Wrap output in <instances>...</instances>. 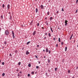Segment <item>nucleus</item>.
Wrapping results in <instances>:
<instances>
[{
  "label": "nucleus",
  "mask_w": 78,
  "mask_h": 78,
  "mask_svg": "<svg viewBox=\"0 0 78 78\" xmlns=\"http://www.w3.org/2000/svg\"><path fill=\"white\" fill-rule=\"evenodd\" d=\"M37 27H39V23H37Z\"/></svg>",
  "instance_id": "nucleus-43"
},
{
  "label": "nucleus",
  "mask_w": 78,
  "mask_h": 78,
  "mask_svg": "<svg viewBox=\"0 0 78 78\" xmlns=\"http://www.w3.org/2000/svg\"><path fill=\"white\" fill-rule=\"evenodd\" d=\"M48 48H46V51L47 53L48 51Z\"/></svg>",
  "instance_id": "nucleus-9"
},
{
  "label": "nucleus",
  "mask_w": 78,
  "mask_h": 78,
  "mask_svg": "<svg viewBox=\"0 0 78 78\" xmlns=\"http://www.w3.org/2000/svg\"><path fill=\"white\" fill-rule=\"evenodd\" d=\"M27 76L29 77H30V74H28L27 75Z\"/></svg>",
  "instance_id": "nucleus-29"
},
{
  "label": "nucleus",
  "mask_w": 78,
  "mask_h": 78,
  "mask_svg": "<svg viewBox=\"0 0 78 78\" xmlns=\"http://www.w3.org/2000/svg\"><path fill=\"white\" fill-rule=\"evenodd\" d=\"M1 30H2V28H0V32H1Z\"/></svg>",
  "instance_id": "nucleus-53"
},
{
  "label": "nucleus",
  "mask_w": 78,
  "mask_h": 78,
  "mask_svg": "<svg viewBox=\"0 0 78 78\" xmlns=\"http://www.w3.org/2000/svg\"><path fill=\"white\" fill-rule=\"evenodd\" d=\"M22 71H20V73H21V74H22Z\"/></svg>",
  "instance_id": "nucleus-52"
},
{
  "label": "nucleus",
  "mask_w": 78,
  "mask_h": 78,
  "mask_svg": "<svg viewBox=\"0 0 78 78\" xmlns=\"http://www.w3.org/2000/svg\"><path fill=\"white\" fill-rule=\"evenodd\" d=\"M38 12V9H37V8H36V12Z\"/></svg>",
  "instance_id": "nucleus-19"
},
{
  "label": "nucleus",
  "mask_w": 78,
  "mask_h": 78,
  "mask_svg": "<svg viewBox=\"0 0 78 78\" xmlns=\"http://www.w3.org/2000/svg\"><path fill=\"white\" fill-rule=\"evenodd\" d=\"M38 63H39V64H40L41 63V62L39 61L38 62Z\"/></svg>",
  "instance_id": "nucleus-56"
},
{
  "label": "nucleus",
  "mask_w": 78,
  "mask_h": 78,
  "mask_svg": "<svg viewBox=\"0 0 78 78\" xmlns=\"http://www.w3.org/2000/svg\"><path fill=\"white\" fill-rule=\"evenodd\" d=\"M3 15H2L1 16V19H3Z\"/></svg>",
  "instance_id": "nucleus-21"
},
{
  "label": "nucleus",
  "mask_w": 78,
  "mask_h": 78,
  "mask_svg": "<svg viewBox=\"0 0 78 78\" xmlns=\"http://www.w3.org/2000/svg\"><path fill=\"white\" fill-rule=\"evenodd\" d=\"M53 39L54 40V41H56V37H55L53 38Z\"/></svg>",
  "instance_id": "nucleus-38"
},
{
  "label": "nucleus",
  "mask_w": 78,
  "mask_h": 78,
  "mask_svg": "<svg viewBox=\"0 0 78 78\" xmlns=\"http://www.w3.org/2000/svg\"><path fill=\"white\" fill-rule=\"evenodd\" d=\"M73 41V43H75V40H74V41Z\"/></svg>",
  "instance_id": "nucleus-59"
},
{
  "label": "nucleus",
  "mask_w": 78,
  "mask_h": 78,
  "mask_svg": "<svg viewBox=\"0 0 78 78\" xmlns=\"http://www.w3.org/2000/svg\"><path fill=\"white\" fill-rule=\"evenodd\" d=\"M35 57H36V58H38V57H37V55H35Z\"/></svg>",
  "instance_id": "nucleus-49"
},
{
  "label": "nucleus",
  "mask_w": 78,
  "mask_h": 78,
  "mask_svg": "<svg viewBox=\"0 0 78 78\" xmlns=\"http://www.w3.org/2000/svg\"><path fill=\"white\" fill-rule=\"evenodd\" d=\"M5 34L6 36H8L9 34V31L8 30H5Z\"/></svg>",
  "instance_id": "nucleus-1"
},
{
  "label": "nucleus",
  "mask_w": 78,
  "mask_h": 78,
  "mask_svg": "<svg viewBox=\"0 0 78 78\" xmlns=\"http://www.w3.org/2000/svg\"><path fill=\"white\" fill-rule=\"evenodd\" d=\"M36 32L35 31H34L33 33V35L34 36L35 35V34H36Z\"/></svg>",
  "instance_id": "nucleus-8"
},
{
  "label": "nucleus",
  "mask_w": 78,
  "mask_h": 78,
  "mask_svg": "<svg viewBox=\"0 0 78 78\" xmlns=\"http://www.w3.org/2000/svg\"><path fill=\"white\" fill-rule=\"evenodd\" d=\"M67 50V47H66L65 48V51H66Z\"/></svg>",
  "instance_id": "nucleus-11"
},
{
  "label": "nucleus",
  "mask_w": 78,
  "mask_h": 78,
  "mask_svg": "<svg viewBox=\"0 0 78 78\" xmlns=\"http://www.w3.org/2000/svg\"><path fill=\"white\" fill-rule=\"evenodd\" d=\"M31 74L32 75H34V71H32L31 73Z\"/></svg>",
  "instance_id": "nucleus-13"
},
{
  "label": "nucleus",
  "mask_w": 78,
  "mask_h": 78,
  "mask_svg": "<svg viewBox=\"0 0 78 78\" xmlns=\"http://www.w3.org/2000/svg\"><path fill=\"white\" fill-rule=\"evenodd\" d=\"M1 62H2V61H1V60H0V64L1 63Z\"/></svg>",
  "instance_id": "nucleus-63"
},
{
  "label": "nucleus",
  "mask_w": 78,
  "mask_h": 78,
  "mask_svg": "<svg viewBox=\"0 0 78 78\" xmlns=\"http://www.w3.org/2000/svg\"><path fill=\"white\" fill-rule=\"evenodd\" d=\"M26 54L27 55H28L30 54V52H28V51H26Z\"/></svg>",
  "instance_id": "nucleus-6"
},
{
  "label": "nucleus",
  "mask_w": 78,
  "mask_h": 78,
  "mask_svg": "<svg viewBox=\"0 0 78 78\" xmlns=\"http://www.w3.org/2000/svg\"><path fill=\"white\" fill-rule=\"evenodd\" d=\"M39 66H36V69H39Z\"/></svg>",
  "instance_id": "nucleus-23"
},
{
  "label": "nucleus",
  "mask_w": 78,
  "mask_h": 78,
  "mask_svg": "<svg viewBox=\"0 0 78 78\" xmlns=\"http://www.w3.org/2000/svg\"><path fill=\"white\" fill-rule=\"evenodd\" d=\"M50 29L51 32H53V30L52 29V28H51V27H50Z\"/></svg>",
  "instance_id": "nucleus-16"
},
{
  "label": "nucleus",
  "mask_w": 78,
  "mask_h": 78,
  "mask_svg": "<svg viewBox=\"0 0 78 78\" xmlns=\"http://www.w3.org/2000/svg\"><path fill=\"white\" fill-rule=\"evenodd\" d=\"M46 58V56H44V58Z\"/></svg>",
  "instance_id": "nucleus-61"
},
{
  "label": "nucleus",
  "mask_w": 78,
  "mask_h": 78,
  "mask_svg": "<svg viewBox=\"0 0 78 78\" xmlns=\"http://www.w3.org/2000/svg\"><path fill=\"white\" fill-rule=\"evenodd\" d=\"M64 61H65V60H64V59H63L62 60V62L63 63H64Z\"/></svg>",
  "instance_id": "nucleus-24"
},
{
  "label": "nucleus",
  "mask_w": 78,
  "mask_h": 78,
  "mask_svg": "<svg viewBox=\"0 0 78 78\" xmlns=\"http://www.w3.org/2000/svg\"><path fill=\"white\" fill-rule=\"evenodd\" d=\"M61 44L62 45H64V43H63V42H62L61 43Z\"/></svg>",
  "instance_id": "nucleus-25"
},
{
  "label": "nucleus",
  "mask_w": 78,
  "mask_h": 78,
  "mask_svg": "<svg viewBox=\"0 0 78 78\" xmlns=\"http://www.w3.org/2000/svg\"><path fill=\"white\" fill-rule=\"evenodd\" d=\"M4 44L5 45H6L7 44V41H5Z\"/></svg>",
  "instance_id": "nucleus-12"
},
{
  "label": "nucleus",
  "mask_w": 78,
  "mask_h": 78,
  "mask_svg": "<svg viewBox=\"0 0 78 78\" xmlns=\"http://www.w3.org/2000/svg\"><path fill=\"white\" fill-rule=\"evenodd\" d=\"M45 20H47V17H46L45 18Z\"/></svg>",
  "instance_id": "nucleus-51"
},
{
  "label": "nucleus",
  "mask_w": 78,
  "mask_h": 78,
  "mask_svg": "<svg viewBox=\"0 0 78 78\" xmlns=\"http://www.w3.org/2000/svg\"><path fill=\"white\" fill-rule=\"evenodd\" d=\"M2 65H5V62H2Z\"/></svg>",
  "instance_id": "nucleus-39"
},
{
  "label": "nucleus",
  "mask_w": 78,
  "mask_h": 78,
  "mask_svg": "<svg viewBox=\"0 0 78 78\" xmlns=\"http://www.w3.org/2000/svg\"><path fill=\"white\" fill-rule=\"evenodd\" d=\"M78 69V67H77L76 68V70H77Z\"/></svg>",
  "instance_id": "nucleus-55"
},
{
  "label": "nucleus",
  "mask_w": 78,
  "mask_h": 78,
  "mask_svg": "<svg viewBox=\"0 0 78 78\" xmlns=\"http://www.w3.org/2000/svg\"><path fill=\"white\" fill-rule=\"evenodd\" d=\"M64 11V10L63 8H62V11Z\"/></svg>",
  "instance_id": "nucleus-33"
},
{
  "label": "nucleus",
  "mask_w": 78,
  "mask_h": 78,
  "mask_svg": "<svg viewBox=\"0 0 78 78\" xmlns=\"http://www.w3.org/2000/svg\"><path fill=\"white\" fill-rule=\"evenodd\" d=\"M37 47H38V48H39V45H37Z\"/></svg>",
  "instance_id": "nucleus-50"
},
{
  "label": "nucleus",
  "mask_w": 78,
  "mask_h": 78,
  "mask_svg": "<svg viewBox=\"0 0 78 78\" xmlns=\"http://www.w3.org/2000/svg\"><path fill=\"white\" fill-rule=\"evenodd\" d=\"M31 66V64L30 63H29L28 65V66L29 67H30Z\"/></svg>",
  "instance_id": "nucleus-17"
},
{
  "label": "nucleus",
  "mask_w": 78,
  "mask_h": 78,
  "mask_svg": "<svg viewBox=\"0 0 78 78\" xmlns=\"http://www.w3.org/2000/svg\"><path fill=\"white\" fill-rule=\"evenodd\" d=\"M9 56H10V57H12V55L11 54H10Z\"/></svg>",
  "instance_id": "nucleus-35"
},
{
  "label": "nucleus",
  "mask_w": 78,
  "mask_h": 78,
  "mask_svg": "<svg viewBox=\"0 0 78 78\" xmlns=\"http://www.w3.org/2000/svg\"><path fill=\"white\" fill-rule=\"evenodd\" d=\"M16 72H18L19 71V69H17V70H16Z\"/></svg>",
  "instance_id": "nucleus-46"
},
{
  "label": "nucleus",
  "mask_w": 78,
  "mask_h": 78,
  "mask_svg": "<svg viewBox=\"0 0 78 78\" xmlns=\"http://www.w3.org/2000/svg\"><path fill=\"white\" fill-rule=\"evenodd\" d=\"M56 14H58V13H59V11L58 10L57 12H56Z\"/></svg>",
  "instance_id": "nucleus-41"
},
{
  "label": "nucleus",
  "mask_w": 78,
  "mask_h": 78,
  "mask_svg": "<svg viewBox=\"0 0 78 78\" xmlns=\"http://www.w3.org/2000/svg\"><path fill=\"white\" fill-rule=\"evenodd\" d=\"M5 7V5L4 4H3L2 5V8H4V9Z\"/></svg>",
  "instance_id": "nucleus-14"
},
{
  "label": "nucleus",
  "mask_w": 78,
  "mask_h": 78,
  "mask_svg": "<svg viewBox=\"0 0 78 78\" xmlns=\"http://www.w3.org/2000/svg\"><path fill=\"white\" fill-rule=\"evenodd\" d=\"M23 49H24V48L23 47V48H22V50H23Z\"/></svg>",
  "instance_id": "nucleus-60"
},
{
  "label": "nucleus",
  "mask_w": 78,
  "mask_h": 78,
  "mask_svg": "<svg viewBox=\"0 0 78 78\" xmlns=\"http://www.w3.org/2000/svg\"><path fill=\"white\" fill-rule=\"evenodd\" d=\"M78 0H76V3L77 4V3H78Z\"/></svg>",
  "instance_id": "nucleus-34"
},
{
  "label": "nucleus",
  "mask_w": 78,
  "mask_h": 78,
  "mask_svg": "<svg viewBox=\"0 0 78 78\" xmlns=\"http://www.w3.org/2000/svg\"><path fill=\"white\" fill-rule=\"evenodd\" d=\"M50 62V59H48V62L49 63V62Z\"/></svg>",
  "instance_id": "nucleus-30"
},
{
  "label": "nucleus",
  "mask_w": 78,
  "mask_h": 78,
  "mask_svg": "<svg viewBox=\"0 0 78 78\" xmlns=\"http://www.w3.org/2000/svg\"><path fill=\"white\" fill-rule=\"evenodd\" d=\"M20 75L19 74V73H18L17 76H20Z\"/></svg>",
  "instance_id": "nucleus-42"
},
{
  "label": "nucleus",
  "mask_w": 78,
  "mask_h": 78,
  "mask_svg": "<svg viewBox=\"0 0 78 78\" xmlns=\"http://www.w3.org/2000/svg\"><path fill=\"white\" fill-rule=\"evenodd\" d=\"M71 36H73V34H72L71 35Z\"/></svg>",
  "instance_id": "nucleus-58"
},
{
  "label": "nucleus",
  "mask_w": 78,
  "mask_h": 78,
  "mask_svg": "<svg viewBox=\"0 0 78 78\" xmlns=\"http://www.w3.org/2000/svg\"><path fill=\"white\" fill-rule=\"evenodd\" d=\"M21 64V62H20L18 63V65L19 66H20V64Z\"/></svg>",
  "instance_id": "nucleus-28"
},
{
  "label": "nucleus",
  "mask_w": 78,
  "mask_h": 78,
  "mask_svg": "<svg viewBox=\"0 0 78 78\" xmlns=\"http://www.w3.org/2000/svg\"><path fill=\"white\" fill-rule=\"evenodd\" d=\"M49 11H48L47 13V15H48H48H49Z\"/></svg>",
  "instance_id": "nucleus-32"
},
{
  "label": "nucleus",
  "mask_w": 78,
  "mask_h": 78,
  "mask_svg": "<svg viewBox=\"0 0 78 78\" xmlns=\"http://www.w3.org/2000/svg\"><path fill=\"white\" fill-rule=\"evenodd\" d=\"M40 7L41 9H44V5H41L40 6Z\"/></svg>",
  "instance_id": "nucleus-4"
},
{
  "label": "nucleus",
  "mask_w": 78,
  "mask_h": 78,
  "mask_svg": "<svg viewBox=\"0 0 78 78\" xmlns=\"http://www.w3.org/2000/svg\"><path fill=\"white\" fill-rule=\"evenodd\" d=\"M10 20H11V19H12V18H12V16H10Z\"/></svg>",
  "instance_id": "nucleus-36"
},
{
  "label": "nucleus",
  "mask_w": 78,
  "mask_h": 78,
  "mask_svg": "<svg viewBox=\"0 0 78 78\" xmlns=\"http://www.w3.org/2000/svg\"><path fill=\"white\" fill-rule=\"evenodd\" d=\"M33 20H32L31 22L30 23V25L32 26L33 25Z\"/></svg>",
  "instance_id": "nucleus-7"
},
{
  "label": "nucleus",
  "mask_w": 78,
  "mask_h": 78,
  "mask_svg": "<svg viewBox=\"0 0 78 78\" xmlns=\"http://www.w3.org/2000/svg\"><path fill=\"white\" fill-rule=\"evenodd\" d=\"M10 6H11V5L9 4L7 5V9H10Z\"/></svg>",
  "instance_id": "nucleus-3"
},
{
  "label": "nucleus",
  "mask_w": 78,
  "mask_h": 78,
  "mask_svg": "<svg viewBox=\"0 0 78 78\" xmlns=\"http://www.w3.org/2000/svg\"><path fill=\"white\" fill-rule=\"evenodd\" d=\"M52 20H53V17H51L50 18V21H51Z\"/></svg>",
  "instance_id": "nucleus-15"
},
{
  "label": "nucleus",
  "mask_w": 78,
  "mask_h": 78,
  "mask_svg": "<svg viewBox=\"0 0 78 78\" xmlns=\"http://www.w3.org/2000/svg\"><path fill=\"white\" fill-rule=\"evenodd\" d=\"M57 69H58V68H55V72L56 71V70H57Z\"/></svg>",
  "instance_id": "nucleus-27"
},
{
  "label": "nucleus",
  "mask_w": 78,
  "mask_h": 78,
  "mask_svg": "<svg viewBox=\"0 0 78 78\" xmlns=\"http://www.w3.org/2000/svg\"><path fill=\"white\" fill-rule=\"evenodd\" d=\"M68 72L69 73H70V70H68Z\"/></svg>",
  "instance_id": "nucleus-37"
},
{
  "label": "nucleus",
  "mask_w": 78,
  "mask_h": 78,
  "mask_svg": "<svg viewBox=\"0 0 78 78\" xmlns=\"http://www.w3.org/2000/svg\"><path fill=\"white\" fill-rule=\"evenodd\" d=\"M47 74H48L47 73H45V75H46V76H47Z\"/></svg>",
  "instance_id": "nucleus-45"
},
{
  "label": "nucleus",
  "mask_w": 78,
  "mask_h": 78,
  "mask_svg": "<svg viewBox=\"0 0 78 78\" xmlns=\"http://www.w3.org/2000/svg\"><path fill=\"white\" fill-rule=\"evenodd\" d=\"M46 25H48V23H46Z\"/></svg>",
  "instance_id": "nucleus-57"
},
{
  "label": "nucleus",
  "mask_w": 78,
  "mask_h": 78,
  "mask_svg": "<svg viewBox=\"0 0 78 78\" xmlns=\"http://www.w3.org/2000/svg\"><path fill=\"white\" fill-rule=\"evenodd\" d=\"M48 53H49V54H50V53H51V51L50 50H49Z\"/></svg>",
  "instance_id": "nucleus-40"
},
{
  "label": "nucleus",
  "mask_w": 78,
  "mask_h": 78,
  "mask_svg": "<svg viewBox=\"0 0 78 78\" xmlns=\"http://www.w3.org/2000/svg\"><path fill=\"white\" fill-rule=\"evenodd\" d=\"M30 41H28V42L27 43V45H28V44H30Z\"/></svg>",
  "instance_id": "nucleus-20"
},
{
  "label": "nucleus",
  "mask_w": 78,
  "mask_h": 78,
  "mask_svg": "<svg viewBox=\"0 0 78 78\" xmlns=\"http://www.w3.org/2000/svg\"><path fill=\"white\" fill-rule=\"evenodd\" d=\"M67 22H68V21L66 20L65 21V26H67Z\"/></svg>",
  "instance_id": "nucleus-2"
},
{
  "label": "nucleus",
  "mask_w": 78,
  "mask_h": 78,
  "mask_svg": "<svg viewBox=\"0 0 78 78\" xmlns=\"http://www.w3.org/2000/svg\"><path fill=\"white\" fill-rule=\"evenodd\" d=\"M17 50H16L15 51V52L16 53H17Z\"/></svg>",
  "instance_id": "nucleus-26"
},
{
  "label": "nucleus",
  "mask_w": 78,
  "mask_h": 78,
  "mask_svg": "<svg viewBox=\"0 0 78 78\" xmlns=\"http://www.w3.org/2000/svg\"><path fill=\"white\" fill-rule=\"evenodd\" d=\"M41 28L42 29H44V28L43 27H42Z\"/></svg>",
  "instance_id": "nucleus-62"
},
{
  "label": "nucleus",
  "mask_w": 78,
  "mask_h": 78,
  "mask_svg": "<svg viewBox=\"0 0 78 78\" xmlns=\"http://www.w3.org/2000/svg\"><path fill=\"white\" fill-rule=\"evenodd\" d=\"M58 47V45L57 44H56V47Z\"/></svg>",
  "instance_id": "nucleus-48"
},
{
  "label": "nucleus",
  "mask_w": 78,
  "mask_h": 78,
  "mask_svg": "<svg viewBox=\"0 0 78 78\" xmlns=\"http://www.w3.org/2000/svg\"><path fill=\"white\" fill-rule=\"evenodd\" d=\"M58 42H61V38H58Z\"/></svg>",
  "instance_id": "nucleus-18"
},
{
  "label": "nucleus",
  "mask_w": 78,
  "mask_h": 78,
  "mask_svg": "<svg viewBox=\"0 0 78 78\" xmlns=\"http://www.w3.org/2000/svg\"><path fill=\"white\" fill-rule=\"evenodd\" d=\"M72 36H71L70 38V40H71V39H72Z\"/></svg>",
  "instance_id": "nucleus-31"
},
{
  "label": "nucleus",
  "mask_w": 78,
  "mask_h": 78,
  "mask_svg": "<svg viewBox=\"0 0 78 78\" xmlns=\"http://www.w3.org/2000/svg\"><path fill=\"white\" fill-rule=\"evenodd\" d=\"M77 12H78V9H77L76 10V13H77Z\"/></svg>",
  "instance_id": "nucleus-47"
},
{
  "label": "nucleus",
  "mask_w": 78,
  "mask_h": 78,
  "mask_svg": "<svg viewBox=\"0 0 78 78\" xmlns=\"http://www.w3.org/2000/svg\"><path fill=\"white\" fill-rule=\"evenodd\" d=\"M12 34L13 38H15V36H14V33L13 32V31H12Z\"/></svg>",
  "instance_id": "nucleus-5"
},
{
  "label": "nucleus",
  "mask_w": 78,
  "mask_h": 78,
  "mask_svg": "<svg viewBox=\"0 0 78 78\" xmlns=\"http://www.w3.org/2000/svg\"><path fill=\"white\" fill-rule=\"evenodd\" d=\"M48 35L49 37H51V34H50V33H48Z\"/></svg>",
  "instance_id": "nucleus-10"
},
{
  "label": "nucleus",
  "mask_w": 78,
  "mask_h": 78,
  "mask_svg": "<svg viewBox=\"0 0 78 78\" xmlns=\"http://www.w3.org/2000/svg\"><path fill=\"white\" fill-rule=\"evenodd\" d=\"M5 75V73H3L2 74V76H4Z\"/></svg>",
  "instance_id": "nucleus-22"
},
{
  "label": "nucleus",
  "mask_w": 78,
  "mask_h": 78,
  "mask_svg": "<svg viewBox=\"0 0 78 78\" xmlns=\"http://www.w3.org/2000/svg\"><path fill=\"white\" fill-rule=\"evenodd\" d=\"M46 37H45L44 38V39L45 40L46 39Z\"/></svg>",
  "instance_id": "nucleus-54"
},
{
  "label": "nucleus",
  "mask_w": 78,
  "mask_h": 78,
  "mask_svg": "<svg viewBox=\"0 0 78 78\" xmlns=\"http://www.w3.org/2000/svg\"><path fill=\"white\" fill-rule=\"evenodd\" d=\"M45 35H46V36H47V35H48V34H47V33H45Z\"/></svg>",
  "instance_id": "nucleus-44"
},
{
  "label": "nucleus",
  "mask_w": 78,
  "mask_h": 78,
  "mask_svg": "<svg viewBox=\"0 0 78 78\" xmlns=\"http://www.w3.org/2000/svg\"><path fill=\"white\" fill-rule=\"evenodd\" d=\"M45 51V50L44 49V50H43V51L44 52Z\"/></svg>",
  "instance_id": "nucleus-64"
}]
</instances>
